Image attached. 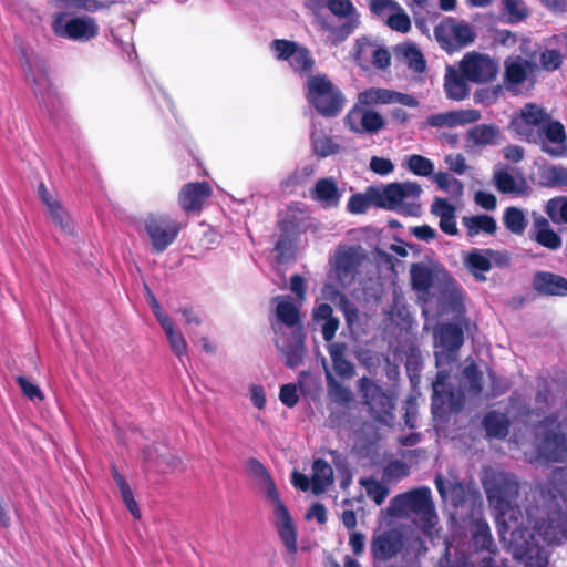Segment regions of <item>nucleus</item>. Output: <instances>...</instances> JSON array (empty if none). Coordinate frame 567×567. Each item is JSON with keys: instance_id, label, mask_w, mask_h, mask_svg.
I'll return each instance as SVG.
<instances>
[{"instance_id": "nucleus-1", "label": "nucleus", "mask_w": 567, "mask_h": 567, "mask_svg": "<svg viewBox=\"0 0 567 567\" xmlns=\"http://www.w3.org/2000/svg\"><path fill=\"white\" fill-rule=\"evenodd\" d=\"M464 342V333L457 323H443L434 330V355L439 369L433 388V405H447L452 411L462 408V400H454L447 380L452 364L458 359V350Z\"/></svg>"}, {"instance_id": "nucleus-2", "label": "nucleus", "mask_w": 567, "mask_h": 567, "mask_svg": "<svg viewBox=\"0 0 567 567\" xmlns=\"http://www.w3.org/2000/svg\"><path fill=\"white\" fill-rule=\"evenodd\" d=\"M411 281L420 299L435 307L440 315L462 310V292L445 270L422 264L413 265Z\"/></svg>"}, {"instance_id": "nucleus-3", "label": "nucleus", "mask_w": 567, "mask_h": 567, "mask_svg": "<svg viewBox=\"0 0 567 567\" xmlns=\"http://www.w3.org/2000/svg\"><path fill=\"white\" fill-rule=\"evenodd\" d=\"M277 321L272 322L275 344L285 357L289 368L300 365L305 358V334L300 313L296 305L287 297H276Z\"/></svg>"}, {"instance_id": "nucleus-4", "label": "nucleus", "mask_w": 567, "mask_h": 567, "mask_svg": "<svg viewBox=\"0 0 567 567\" xmlns=\"http://www.w3.org/2000/svg\"><path fill=\"white\" fill-rule=\"evenodd\" d=\"M389 511L394 516L414 515V522L425 532H429L437 522L431 491L427 487L395 496Z\"/></svg>"}, {"instance_id": "nucleus-5", "label": "nucleus", "mask_w": 567, "mask_h": 567, "mask_svg": "<svg viewBox=\"0 0 567 567\" xmlns=\"http://www.w3.org/2000/svg\"><path fill=\"white\" fill-rule=\"evenodd\" d=\"M309 103L323 116H337L344 105L342 92L322 74L309 75L306 82Z\"/></svg>"}, {"instance_id": "nucleus-6", "label": "nucleus", "mask_w": 567, "mask_h": 567, "mask_svg": "<svg viewBox=\"0 0 567 567\" xmlns=\"http://www.w3.org/2000/svg\"><path fill=\"white\" fill-rule=\"evenodd\" d=\"M534 528L537 535L549 545L567 540V493L553 497L546 518L536 520Z\"/></svg>"}, {"instance_id": "nucleus-7", "label": "nucleus", "mask_w": 567, "mask_h": 567, "mask_svg": "<svg viewBox=\"0 0 567 567\" xmlns=\"http://www.w3.org/2000/svg\"><path fill=\"white\" fill-rule=\"evenodd\" d=\"M482 484L489 505L502 514H505L518 496L519 484L513 474L488 471Z\"/></svg>"}, {"instance_id": "nucleus-8", "label": "nucleus", "mask_w": 567, "mask_h": 567, "mask_svg": "<svg viewBox=\"0 0 567 567\" xmlns=\"http://www.w3.org/2000/svg\"><path fill=\"white\" fill-rule=\"evenodd\" d=\"M422 188L415 182H395L381 185L382 203L381 209L398 210L405 213H415L421 209Z\"/></svg>"}, {"instance_id": "nucleus-9", "label": "nucleus", "mask_w": 567, "mask_h": 567, "mask_svg": "<svg viewBox=\"0 0 567 567\" xmlns=\"http://www.w3.org/2000/svg\"><path fill=\"white\" fill-rule=\"evenodd\" d=\"M185 223L173 218L171 215H148L144 220L152 250L162 254L177 238Z\"/></svg>"}, {"instance_id": "nucleus-10", "label": "nucleus", "mask_w": 567, "mask_h": 567, "mask_svg": "<svg viewBox=\"0 0 567 567\" xmlns=\"http://www.w3.org/2000/svg\"><path fill=\"white\" fill-rule=\"evenodd\" d=\"M52 29L58 37L78 42H87L99 34V24L94 18H69L64 12L54 14Z\"/></svg>"}, {"instance_id": "nucleus-11", "label": "nucleus", "mask_w": 567, "mask_h": 567, "mask_svg": "<svg viewBox=\"0 0 567 567\" xmlns=\"http://www.w3.org/2000/svg\"><path fill=\"white\" fill-rule=\"evenodd\" d=\"M434 35L441 48L447 52L471 44L476 37L474 29L468 23L451 17L443 19L435 27Z\"/></svg>"}, {"instance_id": "nucleus-12", "label": "nucleus", "mask_w": 567, "mask_h": 567, "mask_svg": "<svg viewBox=\"0 0 567 567\" xmlns=\"http://www.w3.org/2000/svg\"><path fill=\"white\" fill-rule=\"evenodd\" d=\"M358 388L364 404L369 406L373 417L379 422L390 424L393 420L392 410L394 409L392 396L367 377H362L358 381Z\"/></svg>"}, {"instance_id": "nucleus-13", "label": "nucleus", "mask_w": 567, "mask_h": 567, "mask_svg": "<svg viewBox=\"0 0 567 567\" xmlns=\"http://www.w3.org/2000/svg\"><path fill=\"white\" fill-rule=\"evenodd\" d=\"M464 265L476 280L485 281V272L489 271L492 267H508L511 265V258L509 255L503 250L473 249L466 255Z\"/></svg>"}, {"instance_id": "nucleus-14", "label": "nucleus", "mask_w": 567, "mask_h": 567, "mask_svg": "<svg viewBox=\"0 0 567 567\" xmlns=\"http://www.w3.org/2000/svg\"><path fill=\"white\" fill-rule=\"evenodd\" d=\"M270 48L278 60L288 61L300 75L312 72L316 62L307 48L288 40H274Z\"/></svg>"}, {"instance_id": "nucleus-15", "label": "nucleus", "mask_w": 567, "mask_h": 567, "mask_svg": "<svg viewBox=\"0 0 567 567\" xmlns=\"http://www.w3.org/2000/svg\"><path fill=\"white\" fill-rule=\"evenodd\" d=\"M513 554L517 560L525 561L527 566L543 567L547 564V555L539 547L535 535L528 529H514L511 534Z\"/></svg>"}, {"instance_id": "nucleus-16", "label": "nucleus", "mask_w": 567, "mask_h": 567, "mask_svg": "<svg viewBox=\"0 0 567 567\" xmlns=\"http://www.w3.org/2000/svg\"><path fill=\"white\" fill-rule=\"evenodd\" d=\"M460 70L467 81L486 83L495 79L498 63L487 54L470 52L462 59Z\"/></svg>"}, {"instance_id": "nucleus-17", "label": "nucleus", "mask_w": 567, "mask_h": 567, "mask_svg": "<svg viewBox=\"0 0 567 567\" xmlns=\"http://www.w3.org/2000/svg\"><path fill=\"white\" fill-rule=\"evenodd\" d=\"M549 122L547 112L537 104L529 103L520 109L519 113L512 120L513 130L532 141L535 135Z\"/></svg>"}, {"instance_id": "nucleus-18", "label": "nucleus", "mask_w": 567, "mask_h": 567, "mask_svg": "<svg viewBox=\"0 0 567 567\" xmlns=\"http://www.w3.org/2000/svg\"><path fill=\"white\" fill-rule=\"evenodd\" d=\"M349 130L357 134H375L384 128L385 120L375 110L354 104L346 118Z\"/></svg>"}, {"instance_id": "nucleus-19", "label": "nucleus", "mask_w": 567, "mask_h": 567, "mask_svg": "<svg viewBox=\"0 0 567 567\" xmlns=\"http://www.w3.org/2000/svg\"><path fill=\"white\" fill-rule=\"evenodd\" d=\"M404 546L402 532L391 528L372 537L370 549L374 559L386 561L395 557Z\"/></svg>"}, {"instance_id": "nucleus-20", "label": "nucleus", "mask_w": 567, "mask_h": 567, "mask_svg": "<svg viewBox=\"0 0 567 567\" xmlns=\"http://www.w3.org/2000/svg\"><path fill=\"white\" fill-rule=\"evenodd\" d=\"M530 142H539L542 150L555 157L564 156L567 152L565 130L559 122L549 121Z\"/></svg>"}, {"instance_id": "nucleus-21", "label": "nucleus", "mask_w": 567, "mask_h": 567, "mask_svg": "<svg viewBox=\"0 0 567 567\" xmlns=\"http://www.w3.org/2000/svg\"><path fill=\"white\" fill-rule=\"evenodd\" d=\"M362 258L363 255L360 247H347L338 250L334 271L341 286L346 287L352 284Z\"/></svg>"}, {"instance_id": "nucleus-22", "label": "nucleus", "mask_w": 567, "mask_h": 567, "mask_svg": "<svg viewBox=\"0 0 567 567\" xmlns=\"http://www.w3.org/2000/svg\"><path fill=\"white\" fill-rule=\"evenodd\" d=\"M327 8L338 18L346 19L341 25L332 29L337 40H344L359 25V13L351 0H324Z\"/></svg>"}, {"instance_id": "nucleus-23", "label": "nucleus", "mask_w": 567, "mask_h": 567, "mask_svg": "<svg viewBox=\"0 0 567 567\" xmlns=\"http://www.w3.org/2000/svg\"><path fill=\"white\" fill-rule=\"evenodd\" d=\"M27 78L32 86L34 94L42 101L47 102L54 95L53 85L49 76L48 65L42 60H34L29 63Z\"/></svg>"}, {"instance_id": "nucleus-24", "label": "nucleus", "mask_w": 567, "mask_h": 567, "mask_svg": "<svg viewBox=\"0 0 567 567\" xmlns=\"http://www.w3.org/2000/svg\"><path fill=\"white\" fill-rule=\"evenodd\" d=\"M343 195L333 177L319 178L309 190L312 200L320 204L323 209H334L339 206Z\"/></svg>"}, {"instance_id": "nucleus-25", "label": "nucleus", "mask_w": 567, "mask_h": 567, "mask_svg": "<svg viewBox=\"0 0 567 567\" xmlns=\"http://www.w3.org/2000/svg\"><path fill=\"white\" fill-rule=\"evenodd\" d=\"M504 82L507 89L524 83L536 70V64L522 56H508L505 62Z\"/></svg>"}, {"instance_id": "nucleus-26", "label": "nucleus", "mask_w": 567, "mask_h": 567, "mask_svg": "<svg viewBox=\"0 0 567 567\" xmlns=\"http://www.w3.org/2000/svg\"><path fill=\"white\" fill-rule=\"evenodd\" d=\"M270 505L277 519L279 536L289 553L295 554L297 551V533L289 512L280 499Z\"/></svg>"}, {"instance_id": "nucleus-27", "label": "nucleus", "mask_w": 567, "mask_h": 567, "mask_svg": "<svg viewBox=\"0 0 567 567\" xmlns=\"http://www.w3.org/2000/svg\"><path fill=\"white\" fill-rule=\"evenodd\" d=\"M210 195L212 188L207 183H189L179 192V204L185 210H200Z\"/></svg>"}, {"instance_id": "nucleus-28", "label": "nucleus", "mask_w": 567, "mask_h": 567, "mask_svg": "<svg viewBox=\"0 0 567 567\" xmlns=\"http://www.w3.org/2000/svg\"><path fill=\"white\" fill-rule=\"evenodd\" d=\"M538 454L550 462L567 460V436L558 433H547L538 444Z\"/></svg>"}, {"instance_id": "nucleus-29", "label": "nucleus", "mask_w": 567, "mask_h": 567, "mask_svg": "<svg viewBox=\"0 0 567 567\" xmlns=\"http://www.w3.org/2000/svg\"><path fill=\"white\" fill-rule=\"evenodd\" d=\"M493 183L498 192L512 196L525 195L529 189L524 177H516L503 168L494 171Z\"/></svg>"}, {"instance_id": "nucleus-30", "label": "nucleus", "mask_w": 567, "mask_h": 567, "mask_svg": "<svg viewBox=\"0 0 567 567\" xmlns=\"http://www.w3.org/2000/svg\"><path fill=\"white\" fill-rule=\"evenodd\" d=\"M480 113L475 110L452 111L446 113L433 114L427 118V124L432 127L463 125L476 122Z\"/></svg>"}, {"instance_id": "nucleus-31", "label": "nucleus", "mask_w": 567, "mask_h": 567, "mask_svg": "<svg viewBox=\"0 0 567 567\" xmlns=\"http://www.w3.org/2000/svg\"><path fill=\"white\" fill-rule=\"evenodd\" d=\"M381 186H369L363 193L352 195L347 204L349 213H363L370 208H380Z\"/></svg>"}, {"instance_id": "nucleus-32", "label": "nucleus", "mask_w": 567, "mask_h": 567, "mask_svg": "<svg viewBox=\"0 0 567 567\" xmlns=\"http://www.w3.org/2000/svg\"><path fill=\"white\" fill-rule=\"evenodd\" d=\"M534 288L542 293L559 296L567 293V280L551 272H537L533 279Z\"/></svg>"}, {"instance_id": "nucleus-33", "label": "nucleus", "mask_w": 567, "mask_h": 567, "mask_svg": "<svg viewBox=\"0 0 567 567\" xmlns=\"http://www.w3.org/2000/svg\"><path fill=\"white\" fill-rule=\"evenodd\" d=\"M473 543L477 549L487 551V555L482 558L481 567H494L491 554L494 553L495 544L491 535V529L486 523L476 522L474 524Z\"/></svg>"}, {"instance_id": "nucleus-34", "label": "nucleus", "mask_w": 567, "mask_h": 567, "mask_svg": "<svg viewBox=\"0 0 567 567\" xmlns=\"http://www.w3.org/2000/svg\"><path fill=\"white\" fill-rule=\"evenodd\" d=\"M536 178L545 187L567 186V167L554 164H540L537 167Z\"/></svg>"}, {"instance_id": "nucleus-35", "label": "nucleus", "mask_w": 567, "mask_h": 567, "mask_svg": "<svg viewBox=\"0 0 567 567\" xmlns=\"http://www.w3.org/2000/svg\"><path fill=\"white\" fill-rule=\"evenodd\" d=\"M247 468L249 473L258 481L259 487L265 492L267 501L270 504L280 499L274 481L271 480L266 467L258 460H248Z\"/></svg>"}, {"instance_id": "nucleus-36", "label": "nucleus", "mask_w": 567, "mask_h": 567, "mask_svg": "<svg viewBox=\"0 0 567 567\" xmlns=\"http://www.w3.org/2000/svg\"><path fill=\"white\" fill-rule=\"evenodd\" d=\"M334 482L333 470L331 465L318 458L312 464L311 491L316 495L324 493Z\"/></svg>"}, {"instance_id": "nucleus-37", "label": "nucleus", "mask_w": 567, "mask_h": 567, "mask_svg": "<svg viewBox=\"0 0 567 567\" xmlns=\"http://www.w3.org/2000/svg\"><path fill=\"white\" fill-rule=\"evenodd\" d=\"M435 486L443 501L450 503L453 507H458L464 504L466 493L464 486L460 482L447 481L441 475H436Z\"/></svg>"}, {"instance_id": "nucleus-38", "label": "nucleus", "mask_w": 567, "mask_h": 567, "mask_svg": "<svg viewBox=\"0 0 567 567\" xmlns=\"http://www.w3.org/2000/svg\"><path fill=\"white\" fill-rule=\"evenodd\" d=\"M332 312L333 310L328 303H321L313 309V321L320 324L321 333L326 341L332 340L339 328V320L333 317Z\"/></svg>"}, {"instance_id": "nucleus-39", "label": "nucleus", "mask_w": 567, "mask_h": 567, "mask_svg": "<svg viewBox=\"0 0 567 567\" xmlns=\"http://www.w3.org/2000/svg\"><path fill=\"white\" fill-rule=\"evenodd\" d=\"M444 89L447 97L455 101H462L470 94L465 76L450 66L444 76Z\"/></svg>"}, {"instance_id": "nucleus-40", "label": "nucleus", "mask_w": 567, "mask_h": 567, "mask_svg": "<svg viewBox=\"0 0 567 567\" xmlns=\"http://www.w3.org/2000/svg\"><path fill=\"white\" fill-rule=\"evenodd\" d=\"M347 346L342 342H334L328 347L334 372L342 378L354 375V365L346 358Z\"/></svg>"}, {"instance_id": "nucleus-41", "label": "nucleus", "mask_w": 567, "mask_h": 567, "mask_svg": "<svg viewBox=\"0 0 567 567\" xmlns=\"http://www.w3.org/2000/svg\"><path fill=\"white\" fill-rule=\"evenodd\" d=\"M394 52L396 58L405 63L412 71L422 73L425 70V60L416 45L402 43L395 47Z\"/></svg>"}, {"instance_id": "nucleus-42", "label": "nucleus", "mask_w": 567, "mask_h": 567, "mask_svg": "<svg viewBox=\"0 0 567 567\" xmlns=\"http://www.w3.org/2000/svg\"><path fill=\"white\" fill-rule=\"evenodd\" d=\"M144 458L156 466L164 464L172 470H177L182 465L178 456L173 455L165 446L157 444L144 450Z\"/></svg>"}, {"instance_id": "nucleus-43", "label": "nucleus", "mask_w": 567, "mask_h": 567, "mask_svg": "<svg viewBox=\"0 0 567 567\" xmlns=\"http://www.w3.org/2000/svg\"><path fill=\"white\" fill-rule=\"evenodd\" d=\"M535 239L538 244L556 250L561 246L560 237L549 227L548 220L538 217L534 223Z\"/></svg>"}, {"instance_id": "nucleus-44", "label": "nucleus", "mask_w": 567, "mask_h": 567, "mask_svg": "<svg viewBox=\"0 0 567 567\" xmlns=\"http://www.w3.org/2000/svg\"><path fill=\"white\" fill-rule=\"evenodd\" d=\"M483 426L487 436L503 439L508 434L509 421L505 414L492 411L484 416Z\"/></svg>"}, {"instance_id": "nucleus-45", "label": "nucleus", "mask_w": 567, "mask_h": 567, "mask_svg": "<svg viewBox=\"0 0 567 567\" xmlns=\"http://www.w3.org/2000/svg\"><path fill=\"white\" fill-rule=\"evenodd\" d=\"M463 224L468 236H475L480 233L493 234L496 230V223L489 215L465 216Z\"/></svg>"}, {"instance_id": "nucleus-46", "label": "nucleus", "mask_w": 567, "mask_h": 567, "mask_svg": "<svg viewBox=\"0 0 567 567\" xmlns=\"http://www.w3.org/2000/svg\"><path fill=\"white\" fill-rule=\"evenodd\" d=\"M361 106L374 104H391V90L382 87H370L359 93L358 102Z\"/></svg>"}, {"instance_id": "nucleus-47", "label": "nucleus", "mask_w": 567, "mask_h": 567, "mask_svg": "<svg viewBox=\"0 0 567 567\" xmlns=\"http://www.w3.org/2000/svg\"><path fill=\"white\" fill-rule=\"evenodd\" d=\"M499 131L493 125H476L468 132L470 140L476 145L496 144Z\"/></svg>"}, {"instance_id": "nucleus-48", "label": "nucleus", "mask_w": 567, "mask_h": 567, "mask_svg": "<svg viewBox=\"0 0 567 567\" xmlns=\"http://www.w3.org/2000/svg\"><path fill=\"white\" fill-rule=\"evenodd\" d=\"M165 332V336L168 340L171 350L179 358L184 357L187 353V342L182 334L181 331L174 328V324L171 321L161 326Z\"/></svg>"}, {"instance_id": "nucleus-49", "label": "nucleus", "mask_w": 567, "mask_h": 567, "mask_svg": "<svg viewBox=\"0 0 567 567\" xmlns=\"http://www.w3.org/2000/svg\"><path fill=\"white\" fill-rule=\"evenodd\" d=\"M433 181L437 185V187L446 193H449L451 196L457 198L461 195H463L464 186L463 184L452 176L449 173L445 172H439L434 174Z\"/></svg>"}, {"instance_id": "nucleus-50", "label": "nucleus", "mask_w": 567, "mask_h": 567, "mask_svg": "<svg viewBox=\"0 0 567 567\" xmlns=\"http://www.w3.org/2000/svg\"><path fill=\"white\" fill-rule=\"evenodd\" d=\"M326 378L328 383V395L331 401L339 404H348L352 400L351 391L337 381L328 370H326Z\"/></svg>"}, {"instance_id": "nucleus-51", "label": "nucleus", "mask_w": 567, "mask_h": 567, "mask_svg": "<svg viewBox=\"0 0 567 567\" xmlns=\"http://www.w3.org/2000/svg\"><path fill=\"white\" fill-rule=\"evenodd\" d=\"M311 143L313 152L320 157H327L339 152V145L333 143L331 137L322 133L312 132Z\"/></svg>"}, {"instance_id": "nucleus-52", "label": "nucleus", "mask_w": 567, "mask_h": 567, "mask_svg": "<svg viewBox=\"0 0 567 567\" xmlns=\"http://www.w3.org/2000/svg\"><path fill=\"white\" fill-rule=\"evenodd\" d=\"M503 14L511 23L522 21L527 17V8L523 0H502Z\"/></svg>"}, {"instance_id": "nucleus-53", "label": "nucleus", "mask_w": 567, "mask_h": 567, "mask_svg": "<svg viewBox=\"0 0 567 567\" xmlns=\"http://www.w3.org/2000/svg\"><path fill=\"white\" fill-rule=\"evenodd\" d=\"M463 384L474 395L481 393L482 386V373L478 371L474 363L466 365L463 370Z\"/></svg>"}, {"instance_id": "nucleus-54", "label": "nucleus", "mask_w": 567, "mask_h": 567, "mask_svg": "<svg viewBox=\"0 0 567 567\" xmlns=\"http://www.w3.org/2000/svg\"><path fill=\"white\" fill-rule=\"evenodd\" d=\"M378 44L372 42L367 38H361L357 40L354 45L353 58L354 61L363 66L365 63L370 62L373 58V52L377 49Z\"/></svg>"}, {"instance_id": "nucleus-55", "label": "nucleus", "mask_w": 567, "mask_h": 567, "mask_svg": "<svg viewBox=\"0 0 567 567\" xmlns=\"http://www.w3.org/2000/svg\"><path fill=\"white\" fill-rule=\"evenodd\" d=\"M360 483L364 486L367 495L373 499L377 505H381L389 494L388 486L374 478H363Z\"/></svg>"}, {"instance_id": "nucleus-56", "label": "nucleus", "mask_w": 567, "mask_h": 567, "mask_svg": "<svg viewBox=\"0 0 567 567\" xmlns=\"http://www.w3.org/2000/svg\"><path fill=\"white\" fill-rule=\"evenodd\" d=\"M385 23L390 29L402 33H405L411 29V20L400 4L398 10H394L386 17Z\"/></svg>"}, {"instance_id": "nucleus-57", "label": "nucleus", "mask_w": 567, "mask_h": 567, "mask_svg": "<svg viewBox=\"0 0 567 567\" xmlns=\"http://www.w3.org/2000/svg\"><path fill=\"white\" fill-rule=\"evenodd\" d=\"M408 168L415 175L430 176L434 171V165L422 155H411L408 158Z\"/></svg>"}, {"instance_id": "nucleus-58", "label": "nucleus", "mask_w": 567, "mask_h": 567, "mask_svg": "<svg viewBox=\"0 0 567 567\" xmlns=\"http://www.w3.org/2000/svg\"><path fill=\"white\" fill-rule=\"evenodd\" d=\"M369 7L375 16L386 19L394 10L399 9V3L394 0H369Z\"/></svg>"}, {"instance_id": "nucleus-59", "label": "nucleus", "mask_w": 567, "mask_h": 567, "mask_svg": "<svg viewBox=\"0 0 567 567\" xmlns=\"http://www.w3.org/2000/svg\"><path fill=\"white\" fill-rule=\"evenodd\" d=\"M17 382L21 388V391L24 396L28 399L34 401V400H43V393L40 390V388L35 384H33L31 381H29L27 378L20 375L17 378Z\"/></svg>"}, {"instance_id": "nucleus-60", "label": "nucleus", "mask_w": 567, "mask_h": 567, "mask_svg": "<svg viewBox=\"0 0 567 567\" xmlns=\"http://www.w3.org/2000/svg\"><path fill=\"white\" fill-rule=\"evenodd\" d=\"M295 216H289L288 218L284 219L281 223H280V227L282 229V231L286 234L285 238L280 239L277 241L276 244V250L281 255L284 256L285 255V250L288 248V238H289V235L293 233V229H295Z\"/></svg>"}, {"instance_id": "nucleus-61", "label": "nucleus", "mask_w": 567, "mask_h": 567, "mask_svg": "<svg viewBox=\"0 0 567 567\" xmlns=\"http://www.w3.org/2000/svg\"><path fill=\"white\" fill-rule=\"evenodd\" d=\"M279 399L286 406L293 408L299 401L297 385L292 383L282 385L280 389Z\"/></svg>"}, {"instance_id": "nucleus-62", "label": "nucleus", "mask_w": 567, "mask_h": 567, "mask_svg": "<svg viewBox=\"0 0 567 567\" xmlns=\"http://www.w3.org/2000/svg\"><path fill=\"white\" fill-rule=\"evenodd\" d=\"M561 54L557 50H546L540 55V63L547 71L556 70L561 64Z\"/></svg>"}, {"instance_id": "nucleus-63", "label": "nucleus", "mask_w": 567, "mask_h": 567, "mask_svg": "<svg viewBox=\"0 0 567 567\" xmlns=\"http://www.w3.org/2000/svg\"><path fill=\"white\" fill-rule=\"evenodd\" d=\"M444 162L450 171L462 175L468 168L466 159L462 154H449L445 156Z\"/></svg>"}, {"instance_id": "nucleus-64", "label": "nucleus", "mask_w": 567, "mask_h": 567, "mask_svg": "<svg viewBox=\"0 0 567 567\" xmlns=\"http://www.w3.org/2000/svg\"><path fill=\"white\" fill-rule=\"evenodd\" d=\"M370 169L379 175L384 176L394 171V165L388 158L373 156L370 161Z\"/></svg>"}]
</instances>
